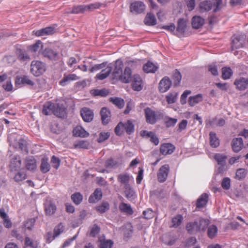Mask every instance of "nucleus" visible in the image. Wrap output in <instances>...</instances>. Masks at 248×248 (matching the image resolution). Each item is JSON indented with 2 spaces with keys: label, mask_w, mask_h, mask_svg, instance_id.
Segmentation results:
<instances>
[{
  "label": "nucleus",
  "mask_w": 248,
  "mask_h": 248,
  "mask_svg": "<svg viewBox=\"0 0 248 248\" xmlns=\"http://www.w3.org/2000/svg\"><path fill=\"white\" fill-rule=\"evenodd\" d=\"M124 189L127 198H131L134 196V192L130 185L124 186Z\"/></svg>",
  "instance_id": "nucleus-54"
},
{
  "label": "nucleus",
  "mask_w": 248,
  "mask_h": 248,
  "mask_svg": "<svg viewBox=\"0 0 248 248\" xmlns=\"http://www.w3.org/2000/svg\"><path fill=\"white\" fill-rule=\"evenodd\" d=\"M50 165L48 162V160L46 158H43L41 161L40 170L43 173H46L49 171Z\"/></svg>",
  "instance_id": "nucleus-43"
},
{
  "label": "nucleus",
  "mask_w": 248,
  "mask_h": 248,
  "mask_svg": "<svg viewBox=\"0 0 248 248\" xmlns=\"http://www.w3.org/2000/svg\"><path fill=\"white\" fill-rule=\"evenodd\" d=\"M217 228L215 225H211L209 226L207 230V235L210 238L215 237L217 232Z\"/></svg>",
  "instance_id": "nucleus-44"
},
{
  "label": "nucleus",
  "mask_w": 248,
  "mask_h": 248,
  "mask_svg": "<svg viewBox=\"0 0 248 248\" xmlns=\"http://www.w3.org/2000/svg\"><path fill=\"white\" fill-rule=\"evenodd\" d=\"M178 97V93L176 92H172L168 93L166 96V101L168 104H171L174 103Z\"/></svg>",
  "instance_id": "nucleus-41"
},
{
  "label": "nucleus",
  "mask_w": 248,
  "mask_h": 248,
  "mask_svg": "<svg viewBox=\"0 0 248 248\" xmlns=\"http://www.w3.org/2000/svg\"><path fill=\"white\" fill-rule=\"evenodd\" d=\"M210 136V144L213 148H217L219 145V140L217 137L215 133L211 132L209 134Z\"/></svg>",
  "instance_id": "nucleus-34"
},
{
  "label": "nucleus",
  "mask_w": 248,
  "mask_h": 248,
  "mask_svg": "<svg viewBox=\"0 0 248 248\" xmlns=\"http://www.w3.org/2000/svg\"><path fill=\"white\" fill-rule=\"evenodd\" d=\"M123 63L120 60H117L115 63L114 69L112 74L113 79L119 80L123 72Z\"/></svg>",
  "instance_id": "nucleus-10"
},
{
  "label": "nucleus",
  "mask_w": 248,
  "mask_h": 248,
  "mask_svg": "<svg viewBox=\"0 0 248 248\" xmlns=\"http://www.w3.org/2000/svg\"><path fill=\"white\" fill-rule=\"evenodd\" d=\"M42 112L46 115L54 114L60 118H63L65 115V108L62 104H55L51 102L46 103L43 106Z\"/></svg>",
  "instance_id": "nucleus-1"
},
{
  "label": "nucleus",
  "mask_w": 248,
  "mask_h": 248,
  "mask_svg": "<svg viewBox=\"0 0 248 248\" xmlns=\"http://www.w3.org/2000/svg\"><path fill=\"white\" fill-rule=\"evenodd\" d=\"M52 166L56 169H58L60 165V160L59 158L53 155L51 159Z\"/></svg>",
  "instance_id": "nucleus-62"
},
{
  "label": "nucleus",
  "mask_w": 248,
  "mask_h": 248,
  "mask_svg": "<svg viewBox=\"0 0 248 248\" xmlns=\"http://www.w3.org/2000/svg\"><path fill=\"white\" fill-rule=\"evenodd\" d=\"M68 12L76 14L83 13L85 12V6L84 5H78L74 6L72 8V10Z\"/></svg>",
  "instance_id": "nucleus-50"
},
{
  "label": "nucleus",
  "mask_w": 248,
  "mask_h": 248,
  "mask_svg": "<svg viewBox=\"0 0 248 248\" xmlns=\"http://www.w3.org/2000/svg\"><path fill=\"white\" fill-rule=\"evenodd\" d=\"M158 68L157 65L151 62H148L143 66L144 71L147 73H154Z\"/></svg>",
  "instance_id": "nucleus-30"
},
{
  "label": "nucleus",
  "mask_w": 248,
  "mask_h": 248,
  "mask_svg": "<svg viewBox=\"0 0 248 248\" xmlns=\"http://www.w3.org/2000/svg\"><path fill=\"white\" fill-rule=\"evenodd\" d=\"M146 121L147 123L153 124L156 123L157 119L156 112L149 108L144 109Z\"/></svg>",
  "instance_id": "nucleus-5"
},
{
  "label": "nucleus",
  "mask_w": 248,
  "mask_h": 248,
  "mask_svg": "<svg viewBox=\"0 0 248 248\" xmlns=\"http://www.w3.org/2000/svg\"><path fill=\"white\" fill-rule=\"evenodd\" d=\"M222 7V0H204L199 3V9L201 12H208L212 10L214 13H216L219 11Z\"/></svg>",
  "instance_id": "nucleus-2"
},
{
  "label": "nucleus",
  "mask_w": 248,
  "mask_h": 248,
  "mask_svg": "<svg viewBox=\"0 0 248 248\" xmlns=\"http://www.w3.org/2000/svg\"><path fill=\"white\" fill-rule=\"evenodd\" d=\"M73 134L76 137L85 138L89 136V134L82 126H77L73 131Z\"/></svg>",
  "instance_id": "nucleus-26"
},
{
  "label": "nucleus",
  "mask_w": 248,
  "mask_h": 248,
  "mask_svg": "<svg viewBox=\"0 0 248 248\" xmlns=\"http://www.w3.org/2000/svg\"><path fill=\"white\" fill-rule=\"evenodd\" d=\"M21 165V160L19 156H14L11 159L10 167L13 170H19Z\"/></svg>",
  "instance_id": "nucleus-29"
},
{
  "label": "nucleus",
  "mask_w": 248,
  "mask_h": 248,
  "mask_svg": "<svg viewBox=\"0 0 248 248\" xmlns=\"http://www.w3.org/2000/svg\"><path fill=\"white\" fill-rule=\"evenodd\" d=\"M102 196V192L100 189L96 188L93 194L89 198L90 203H95L101 199Z\"/></svg>",
  "instance_id": "nucleus-27"
},
{
  "label": "nucleus",
  "mask_w": 248,
  "mask_h": 248,
  "mask_svg": "<svg viewBox=\"0 0 248 248\" xmlns=\"http://www.w3.org/2000/svg\"><path fill=\"white\" fill-rule=\"evenodd\" d=\"M204 20L200 16H195L192 19V26L194 29H199L204 24Z\"/></svg>",
  "instance_id": "nucleus-31"
},
{
  "label": "nucleus",
  "mask_w": 248,
  "mask_h": 248,
  "mask_svg": "<svg viewBox=\"0 0 248 248\" xmlns=\"http://www.w3.org/2000/svg\"><path fill=\"white\" fill-rule=\"evenodd\" d=\"M71 199L75 204H78L82 202L83 197L80 193H76L72 195Z\"/></svg>",
  "instance_id": "nucleus-53"
},
{
  "label": "nucleus",
  "mask_w": 248,
  "mask_h": 248,
  "mask_svg": "<svg viewBox=\"0 0 248 248\" xmlns=\"http://www.w3.org/2000/svg\"><path fill=\"white\" fill-rule=\"evenodd\" d=\"M198 222V226L199 227V232L205 231L206 227L209 224V220L200 218L196 220Z\"/></svg>",
  "instance_id": "nucleus-37"
},
{
  "label": "nucleus",
  "mask_w": 248,
  "mask_h": 248,
  "mask_svg": "<svg viewBox=\"0 0 248 248\" xmlns=\"http://www.w3.org/2000/svg\"><path fill=\"white\" fill-rule=\"evenodd\" d=\"M107 64V62H103L100 64H95L90 69V71L91 72H93L101 70L102 68H105Z\"/></svg>",
  "instance_id": "nucleus-64"
},
{
  "label": "nucleus",
  "mask_w": 248,
  "mask_h": 248,
  "mask_svg": "<svg viewBox=\"0 0 248 248\" xmlns=\"http://www.w3.org/2000/svg\"><path fill=\"white\" fill-rule=\"evenodd\" d=\"M156 18L154 14L152 13L147 14L144 19V23L146 25L153 26L156 24Z\"/></svg>",
  "instance_id": "nucleus-35"
},
{
  "label": "nucleus",
  "mask_w": 248,
  "mask_h": 248,
  "mask_svg": "<svg viewBox=\"0 0 248 248\" xmlns=\"http://www.w3.org/2000/svg\"><path fill=\"white\" fill-rule=\"evenodd\" d=\"M124 129L128 134H130L134 131V126L130 121H127L126 123H124Z\"/></svg>",
  "instance_id": "nucleus-49"
},
{
  "label": "nucleus",
  "mask_w": 248,
  "mask_h": 248,
  "mask_svg": "<svg viewBox=\"0 0 248 248\" xmlns=\"http://www.w3.org/2000/svg\"><path fill=\"white\" fill-rule=\"evenodd\" d=\"M118 166V162L112 159H108L106 162V166L108 168H116Z\"/></svg>",
  "instance_id": "nucleus-57"
},
{
  "label": "nucleus",
  "mask_w": 248,
  "mask_h": 248,
  "mask_svg": "<svg viewBox=\"0 0 248 248\" xmlns=\"http://www.w3.org/2000/svg\"><path fill=\"white\" fill-rule=\"evenodd\" d=\"M56 30L54 27H48L42 29L37 31H33L34 34L37 36H43L45 35H49L54 33Z\"/></svg>",
  "instance_id": "nucleus-18"
},
{
  "label": "nucleus",
  "mask_w": 248,
  "mask_h": 248,
  "mask_svg": "<svg viewBox=\"0 0 248 248\" xmlns=\"http://www.w3.org/2000/svg\"><path fill=\"white\" fill-rule=\"evenodd\" d=\"M247 171L244 169H239L236 172L235 178L240 180L244 178L246 176Z\"/></svg>",
  "instance_id": "nucleus-51"
},
{
  "label": "nucleus",
  "mask_w": 248,
  "mask_h": 248,
  "mask_svg": "<svg viewBox=\"0 0 248 248\" xmlns=\"http://www.w3.org/2000/svg\"><path fill=\"white\" fill-rule=\"evenodd\" d=\"M169 170L170 167L168 164H165L160 167L157 175V179L159 182L162 183L166 181Z\"/></svg>",
  "instance_id": "nucleus-9"
},
{
  "label": "nucleus",
  "mask_w": 248,
  "mask_h": 248,
  "mask_svg": "<svg viewBox=\"0 0 248 248\" xmlns=\"http://www.w3.org/2000/svg\"><path fill=\"white\" fill-rule=\"evenodd\" d=\"M208 195L206 193L202 194L201 197L198 199L197 202V207L200 208L205 206L207 202Z\"/></svg>",
  "instance_id": "nucleus-38"
},
{
  "label": "nucleus",
  "mask_w": 248,
  "mask_h": 248,
  "mask_svg": "<svg viewBox=\"0 0 248 248\" xmlns=\"http://www.w3.org/2000/svg\"><path fill=\"white\" fill-rule=\"evenodd\" d=\"M8 138L11 144H13L16 147L18 146L21 150H26V141L21 136L12 133L9 135Z\"/></svg>",
  "instance_id": "nucleus-3"
},
{
  "label": "nucleus",
  "mask_w": 248,
  "mask_h": 248,
  "mask_svg": "<svg viewBox=\"0 0 248 248\" xmlns=\"http://www.w3.org/2000/svg\"><path fill=\"white\" fill-rule=\"evenodd\" d=\"M199 227L198 226V222L197 221L189 222L186 226V230L191 234L199 232Z\"/></svg>",
  "instance_id": "nucleus-32"
},
{
  "label": "nucleus",
  "mask_w": 248,
  "mask_h": 248,
  "mask_svg": "<svg viewBox=\"0 0 248 248\" xmlns=\"http://www.w3.org/2000/svg\"><path fill=\"white\" fill-rule=\"evenodd\" d=\"M98 241L99 248H111L113 244L111 240L106 239L103 235L99 238Z\"/></svg>",
  "instance_id": "nucleus-28"
},
{
  "label": "nucleus",
  "mask_w": 248,
  "mask_h": 248,
  "mask_svg": "<svg viewBox=\"0 0 248 248\" xmlns=\"http://www.w3.org/2000/svg\"><path fill=\"white\" fill-rule=\"evenodd\" d=\"M100 115L103 124L104 125L108 124L111 117V114L109 109L106 108H102L100 111Z\"/></svg>",
  "instance_id": "nucleus-20"
},
{
  "label": "nucleus",
  "mask_w": 248,
  "mask_h": 248,
  "mask_svg": "<svg viewBox=\"0 0 248 248\" xmlns=\"http://www.w3.org/2000/svg\"><path fill=\"white\" fill-rule=\"evenodd\" d=\"M244 42L245 38L243 35H234L232 42V49H237L243 47Z\"/></svg>",
  "instance_id": "nucleus-11"
},
{
  "label": "nucleus",
  "mask_w": 248,
  "mask_h": 248,
  "mask_svg": "<svg viewBox=\"0 0 248 248\" xmlns=\"http://www.w3.org/2000/svg\"><path fill=\"white\" fill-rule=\"evenodd\" d=\"M117 179L118 182L122 184H124V186L129 185L130 176L126 173H122L118 175Z\"/></svg>",
  "instance_id": "nucleus-36"
},
{
  "label": "nucleus",
  "mask_w": 248,
  "mask_h": 248,
  "mask_svg": "<svg viewBox=\"0 0 248 248\" xmlns=\"http://www.w3.org/2000/svg\"><path fill=\"white\" fill-rule=\"evenodd\" d=\"M203 100L202 94L199 93L195 95L191 96L189 97L188 103L189 106L193 107L196 104L201 102Z\"/></svg>",
  "instance_id": "nucleus-25"
},
{
  "label": "nucleus",
  "mask_w": 248,
  "mask_h": 248,
  "mask_svg": "<svg viewBox=\"0 0 248 248\" xmlns=\"http://www.w3.org/2000/svg\"><path fill=\"white\" fill-rule=\"evenodd\" d=\"M140 135L143 137L150 138L151 141L155 145L159 143L158 138L153 132L143 130L140 132Z\"/></svg>",
  "instance_id": "nucleus-22"
},
{
  "label": "nucleus",
  "mask_w": 248,
  "mask_h": 248,
  "mask_svg": "<svg viewBox=\"0 0 248 248\" xmlns=\"http://www.w3.org/2000/svg\"><path fill=\"white\" fill-rule=\"evenodd\" d=\"M234 84L239 90H245L248 87V78L238 77L234 81Z\"/></svg>",
  "instance_id": "nucleus-14"
},
{
  "label": "nucleus",
  "mask_w": 248,
  "mask_h": 248,
  "mask_svg": "<svg viewBox=\"0 0 248 248\" xmlns=\"http://www.w3.org/2000/svg\"><path fill=\"white\" fill-rule=\"evenodd\" d=\"M45 212L47 216H52L54 214L57 210L55 202L50 199H47L44 203Z\"/></svg>",
  "instance_id": "nucleus-6"
},
{
  "label": "nucleus",
  "mask_w": 248,
  "mask_h": 248,
  "mask_svg": "<svg viewBox=\"0 0 248 248\" xmlns=\"http://www.w3.org/2000/svg\"><path fill=\"white\" fill-rule=\"evenodd\" d=\"M43 44L40 40L37 41L34 44L30 46L29 49L31 52H36L43 47Z\"/></svg>",
  "instance_id": "nucleus-52"
},
{
  "label": "nucleus",
  "mask_w": 248,
  "mask_h": 248,
  "mask_svg": "<svg viewBox=\"0 0 248 248\" xmlns=\"http://www.w3.org/2000/svg\"><path fill=\"white\" fill-rule=\"evenodd\" d=\"M35 222V219L34 218L28 220L25 223V228L30 231L31 230L33 227Z\"/></svg>",
  "instance_id": "nucleus-59"
},
{
  "label": "nucleus",
  "mask_w": 248,
  "mask_h": 248,
  "mask_svg": "<svg viewBox=\"0 0 248 248\" xmlns=\"http://www.w3.org/2000/svg\"><path fill=\"white\" fill-rule=\"evenodd\" d=\"M110 101L119 108H123L124 105V100L119 97L110 98Z\"/></svg>",
  "instance_id": "nucleus-48"
},
{
  "label": "nucleus",
  "mask_w": 248,
  "mask_h": 248,
  "mask_svg": "<svg viewBox=\"0 0 248 248\" xmlns=\"http://www.w3.org/2000/svg\"><path fill=\"white\" fill-rule=\"evenodd\" d=\"M79 78L74 74H69L68 75H64L63 78L60 82L61 85L64 86L67 84L72 81L77 80Z\"/></svg>",
  "instance_id": "nucleus-24"
},
{
  "label": "nucleus",
  "mask_w": 248,
  "mask_h": 248,
  "mask_svg": "<svg viewBox=\"0 0 248 248\" xmlns=\"http://www.w3.org/2000/svg\"><path fill=\"white\" fill-rule=\"evenodd\" d=\"M41 53L45 57L50 60L55 59L57 55V52L50 48H46Z\"/></svg>",
  "instance_id": "nucleus-33"
},
{
  "label": "nucleus",
  "mask_w": 248,
  "mask_h": 248,
  "mask_svg": "<svg viewBox=\"0 0 248 248\" xmlns=\"http://www.w3.org/2000/svg\"><path fill=\"white\" fill-rule=\"evenodd\" d=\"M112 69V66L110 64H107L106 67L102 68L100 72L96 75L95 78L101 80L106 78L110 74Z\"/></svg>",
  "instance_id": "nucleus-13"
},
{
  "label": "nucleus",
  "mask_w": 248,
  "mask_h": 248,
  "mask_svg": "<svg viewBox=\"0 0 248 248\" xmlns=\"http://www.w3.org/2000/svg\"><path fill=\"white\" fill-rule=\"evenodd\" d=\"M214 158L218 165L223 166L225 165L227 156L223 154H217L215 155Z\"/></svg>",
  "instance_id": "nucleus-42"
},
{
  "label": "nucleus",
  "mask_w": 248,
  "mask_h": 248,
  "mask_svg": "<svg viewBox=\"0 0 248 248\" xmlns=\"http://www.w3.org/2000/svg\"><path fill=\"white\" fill-rule=\"evenodd\" d=\"M24 164L25 169L28 171L34 172L37 170V161L32 156L26 158Z\"/></svg>",
  "instance_id": "nucleus-7"
},
{
  "label": "nucleus",
  "mask_w": 248,
  "mask_h": 248,
  "mask_svg": "<svg viewBox=\"0 0 248 248\" xmlns=\"http://www.w3.org/2000/svg\"><path fill=\"white\" fill-rule=\"evenodd\" d=\"M183 217L180 215H177L175 217H173L171 220L172 227L177 228L182 223L183 220Z\"/></svg>",
  "instance_id": "nucleus-46"
},
{
  "label": "nucleus",
  "mask_w": 248,
  "mask_h": 248,
  "mask_svg": "<svg viewBox=\"0 0 248 248\" xmlns=\"http://www.w3.org/2000/svg\"><path fill=\"white\" fill-rule=\"evenodd\" d=\"M171 85V81L169 78L165 77L159 82V90L161 93L167 92Z\"/></svg>",
  "instance_id": "nucleus-17"
},
{
  "label": "nucleus",
  "mask_w": 248,
  "mask_h": 248,
  "mask_svg": "<svg viewBox=\"0 0 248 248\" xmlns=\"http://www.w3.org/2000/svg\"><path fill=\"white\" fill-rule=\"evenodd\" d=\"M173 78L175 85H177L179 84L182 78V76L180 72L178 71L177 70H176L173 73Z\"/></svg>",
  "instance_id": "nucleus-56"
},
{
  "label": "nucleus",
  "mask_w": 248,
  "mask_h": 248,
  "mask_svg": "<svg viewBox=\"0 0 248 248\" xmlns=\"http://www.w3.org/2000/svg\"><path fill=\"white\" fill-rule=\"evenodd\" d=\"M132 88L134 90L140 91L143 87V82L139 75H134L131 78Z\"/></svg>",
  "instance_id": "nucleus-12"
},
{
  "label": "nucleus",
  "mask_w": 248,
  "mask_h": 248,
  "mask_svg": "<svg viewBox=\"0 0 248 248\" xmlns=\"http://www.w3.org/2000/svg\"><path fill=\"white\" fill-rule=\"evenodd\" d=\"M221 186L224 189H229L231 186V180L228 177L224 178L222 182Z\"/></svg>",
  "instance_id": "nucleus-63"
},
{
  "label": "nucleus",
  "mask_w": 248,
  "mask_h": 248,
  "mask_svg": "<svg viewBox=\"0 0 248 248\" xmlns=\"http://www.w3.org/2000/svg\"><path fill=\"white\" fill-rule=\"evenodd\" d=\"M64 226L62 224L60 223L55 227L54 230V233H55V236H58L61 233H62L64 231Z\"/></svg>",
  "instance_id": "nucleus-61"
},
{
  "label": "nucleus",
  "mask_w": 248,
  "mask_h": 248,
  "mask_svg": "<svg viewBox=\"0 0 248 248\" xmlns=\"http://www.w3.org/2000/svg\"><path fill=\"white\" fill-rule=\"evenodd\" d=\"M46 70V65L43 62L38 61L31 62V71L34 76H39L44 73Z\"/></svg>",
  "instance_id": "nucleus-4"
},
{
  "label": "nucleus",
  "mask_w": 248,
  "mask_h": 248,
  "mask_svg": "<svg viewBox=\"0 0 248 248\" xmlns=\"http://www.w3.org/2000/svg\"><path fill=\"white\" fill-rule=\"evenodd\" d=\"M85 12L86 11H93L94 9H98L100 6V4L99 3H95L93 4H91L89 5H84Z\"/></svg>",
  "instance_id": "nucleus-60"
},
{
  "label": "nucleus",
  "mask_w": 248,
  "mask_h": 248,
  "mask_svg": "<svg viewBox=\"0 0 248 248\" xmlns=\"http://www.w3.org/2000/svg\"><path fill=\"white\" fill-rule=\"evenodd\" d=\"M186 28V21L184 19H180L178 21L177 31L181 33H183Z\"/></svg>",
  "instance_id": "nucleus-45"
},
{
  "label": "nucleus",
  "mask_w": 248,
  "mask_h": 248,
  "mask_svg": "<svg viewBox=\"0 0 248 248\" xmlns=\"http://www.w3.org/2000/svg\"><path fill=\"white\" fill-rule=\"evenodd\" d=\"M175 149L174 146L170 143L162 144L160 147V153L163 155H170L172 154Z\"/></svg>",
  "instance_id": "nucleus-23"
},
{
  "label": "nucleus",
  "mask_w": 248,
  "mask_h": 248,
  "mask_svg": "<svg viewBox=\"0 0 248 248\" xmlns=\"http://www.w3.org/2000/svg\"><path fill=\"white\" fill-rule=\"evenodd\" d=\"M119 208L122 212L126 213L127 214L131 215L133 213L131 206L126 203H121L120 204Z\"/></svg>",
  "instance_id": "nucleus-47"
},
{
  "label": "nucleus",
  "mask_w": 248,
  "mask_h": 248,
  "mask_svg": "<svg viewBox=\"0 0 248 248\" xmlns=\"http://www.w3.org/2000/svg\"><path fill=\"white\" fill-rule=\"evenodd\" d=\"M15 83L16 86L20 87L22 85H29L32 86L34 83L27 76H17L16 78Z\"/></svg>",
  "instance_id": "nucleus-16"
},
{
  "label": "nucleus",
  "mask_w": 248,
  "mask_h": 248,
  "mask_svg": "<svg viewBox=\"0 0 248 248\" xmlns=\"http://www.w3.org/2000/svg\"><path fill=\"white\" fill-rule=\"evenodd\" d=\"M232 73V71L230 67H224L222 68V78L223 79H229Z\"/></svg>",
  "instance_id": "nucleus-40"
},
{
  "label": "nucleus",
  "mask_w": 248,
  "mask_h": 248,
  "mask_svg": "<svg viewBox=\"0 0 248 248\" xmlns=\"http://www.w3.org/2000/svg\"><path fill=\"white\" fill-rule=\"evenodd\" d=\"M232 147L234 152L237 153L241 151L243 147V141L241 138H234L232 141Z\"/></svg>",
  "instance_id": "nucleus-19"
},
{
  "label": "nucleus",
  "mask_w": 248,
  "mask_h": 248,
  "mask_svg": "<svg viewBox=\"0 0 248 248\" xmlns=\"http://www.w3.org/2000/svg\"><path fill=\"white\" fill-rule=\"evenodd\" d=\"M89 145V142L85 140L79 141L77 143L75 144V148H85L86 149Z\"/></svg>",
  "instance_id": "nucleus-58"
},
{
  "label": "nucleus",
  "mask_w": 248,
  "mask_h": 248,
  "mask_svg": "<svg viewBox=\"0 0 248 248\" xmlns=\"http://www.w3.org/2000/svg\"><path fill=\"white\" fill-rule=\"evenodd\" d=\"M25 245L32 248H38V243L37 241H33L29 237H27L25 238Z\"/></svg>",
  "instance_id": "nucleus-55"
},
{
  "label": "nucleus",
  "mask_w": 248,
  "mask_h": 248,
  "mask_svg": "<svg viewBox=\"0 0 248 248\" xmlns=\"http://www.w3.org/2000/svg\"><path fill=\"white\" fill-rule=\"evenodd\" d=\"M131 70L129 67H125L124 72H122L119 80L124 83H128L131 77Z\"/></svg>",
  "instance_id": "nucleus-21"
},
{
  "label": "nucleus",
  "mask_w": 248,
  "mask_h": 248,
  "mask_svg": "<svg viewBox=\"0 0 248 248\" xmlns=\"http://www.w3.org/2000/svg\"><path fill=\"white\" fill-rule=\"evenodd\" d=\"M145 6L143 2L136 1L132 3L130 6V11L135 14L142 13L145 10Z\"/></svg>",
  "instance_id": "nucleus-8"
},
{
  "label": "nucleus",
  "mask_w": 248,
  "mask_h": 248,
  "mask_svg": "<svg viewBox=\"0 0 248 248\" xmlns=\"http://www.w3.org/2000/svg\"><path fill=\"white\" fill-rule=\"evenodd\" d=\"M81 116L86 122H90L93 118V112L88 108H83L80 110Z\"/></svg>",
  "instance_id": "nucleus-15"
},
{
  "label": "nucleus",
  "mask_w": 248,
  "mask_h": 248,
  "mask_svg": "<svg viewBox=\"0 0 248 248\" xmlns=\"http://www.w3.org/2000/svg\"><path fill=\"white\" fill-rule=\"evenodd\" d=\"M109 209V204L107 202H103L100 205L96 207V210L100 213H104Z\"/></svg>",
  "instance_id": "nucleus-39"
}]
</instances>
